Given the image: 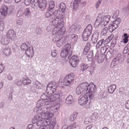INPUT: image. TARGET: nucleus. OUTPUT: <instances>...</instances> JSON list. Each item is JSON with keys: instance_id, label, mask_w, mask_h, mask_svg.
Returning a JSON list of instances; mask_svg holds the SVG:
<instances>
[{"instance_id": "nucleus-42", "label": "nucleus", "mask_w": 129, "mask_h": 129, "mask_svg": "<svg viewBox=\"0 0 129 129\" xmlns=\"http://www.w3.org/2000/svg\"><path fill=\"white\" fill-rule=\"evenodd\" d=\"M72 41L76 42L78 40V36L77 35H73L72 36Z\"/></svg>"}, {"instance_id": "nucleus-27", "label": "nucleus", "mask_w": 129, "mask_h": 129, "mask_svg": "<svg viewBox=\"0 0 129 129\" xmlns=\"http://www.w3.org/2000/svg\"><path fill=\"white\" fill-rule=\"evenodd\" d=\"M109 46L107 45L105 46L102 47L100 50V52L102 54H103L105 53L109 47Z\"/></svg>"}, {"instance_id": "nucleus-64", "label": "nucleus", "mask_w": 129, "mask_h": 129, "mask_svg": "<svg viewBox=\"0 0 129 129\" xmlns=\"http://www.w3.org/2000/svg\"><path fill=\"white\" fill-rule=\"evenodd\" d=\"M86 46L87 47H88L89 48H90V44L89 42H88L87 43V45L85 46V47Z\"/></svg>"}, {"instance_id": "nucleus-11", "label": "nucleus", "mask_w": 129, "mask_h": 129, "mask_svg": "<svg viewBox=\"0 0 129 129\" xmlns=\"http://www.w3.org/2000/svg\"><path fill=\"white\" fill-rule=\"evenodd\" d=\"M25 53L28 57L31 58L34 54L33 47L32 46H30L25 51Z\"/></svg>"}, {"instance_id": "nucleus-29", "label": "nucleus", "mask_w": 129, "mask_h": 129, "mask_svg": "<svg viewBox=\"0 0 129 129\" xmlns=\"http://www.w3.org/2000/svg\"><path fill=\"white\" fill-rule=\"evenodd\" d=\"M73 101V98L71 95H70L66 99V102L67 104H71Z\"/></svg>"}, {"instance_id": "nucleus-17", "label": "nucleus", "mask_w": 129, "mask_h": 129, "mask_svg": "<svg viewBox=\"0 0 129 129\" xmlns=\"http://www.w3.org/2000/svg\"><path fill=\"white\" fill-rule=\"evenodd\" d=\"M72 54L71 53H69L67 51L62 49L60 54L62 58L68 57L69 59Z\"/></svg>"}, {"instance_id": "nucleus-55", "label": "nucleus", "mask_w": 129, "mask_h": 129, "mask_svg": "<svg viewBox=\"0 0 129 129\" xmlns=\"http://www.w3.org/2000/svg\"><path fill=\"white\" fill-rule=\"evenodd\" d=\"M101 3V2L99 1L97 2L95 5V7L96 8H98Z\"/></svg>"}, {"instance_id": "nucleus-6", "label": "nucleus", "mask_w": 129, "mask_h": 129, "mask_svg": "<svg viewBox=\"0 0 129 129\" xmlns=\"http://www.w3.org/2000/svg\"><path fill=\"white\" fill-rule=\"evenodd\" d=\"M56 91L55 87L52 82H50L48 84L47 87L46 92L49 95H52Z\"/></svg>"}, {"instance_id": "nucleus-32", "label": "nucleus", "mask_w": 129, "mask_h": 129, "mask_svg": "<svg viewBox=\"0 0 129 129\" xmlns=\"http://www.w3.org/2000/svg\"><path fill=\"white\" fill-rule=\"evenodd\" d=\"M88 65L86 63H83L81 66V70L83 72L88 68Z\"/></svg>"}, {"instance_id": "nucleus-5", "label": "nucleus", "mask_w": 129, "mask_h": 129, "mask_svg": "<svg viewBox=\"0 0 129 129\" xmlns=\"http://www.w3.org/2000/svg\"><path fill=\"white\" fill-rule=\"evenodd\" d=\"M92 26L91 25L89 24L84 30L82 34V37L83 40L87 41L91 33Z\"/></svg>"}, {"instance_id": "nucleus-56", "label": "nucleus", "mask_w": 129, "mask_h": 129, "mask_svg": "<svg viewBox=\"0 0 129 129\" xmlns=\"http://www.w3.org/2000/svg\"><path fill=\"white\" fill-rule=\"evenodd\" d=\"M4 70V68L3 65L2 64H0V73H1Z\"/></svg>"}, {"instance_id": "nucleus-54", "label": "nucleus", "mask_w": 129, "mask_h": 129, "mask_svg": "<svg viewBox=\"0 0 129 129\" xmlns=\"http://www.w3.org/2000/svg\"><path fill=\"white\" fill-rule=\"evenodd\" d=\"M88 71L90 72H92L94 70V68L92 66H91L89 68Z\"/></svg>"}, {"instance_id": "nucleus-22", "label": "nucleus", "mask_w": 129, "mask_h": 129, "mask_svg": "<svg viewBox=\"0 0 129 129\" xmlns=\"http://www.w3.org/2000/svg\"><path fill=\"white\" fill-rule=\"evenodd\" d=\"M122 41H121V42H123L124 43H126L128 41V38L129 37V35L127 33H125L123 34V36H122Z\"/></svg>"}, {"instance_id": "nucleus-63", "label": "nucleus", "mask_w": 129, "mask_h": 129, "mask_svg": "<svg viewBox=\"0 0 129 129\" xmlns=\"http://www.w3.org/2000/svg\"><path fill=\"white\" fill-rule=\"evenodd\" d=\"M8 78L9 80H11L13 78L9 74L8 76Z\"/></svg>"}, {"instance_id": "nucleus-51", "label": "nucleus", "mask_w": 129, "mask_h": 129, "mask_svg": "<svg viewBox=\"0 0 129 129\" xmlns=\"http://www.w3.org/2000/svg\"><path fill=\"white\" fill-rule=\"evenodd\" d=\"M54 108H55V110H56V111L60 107V105L59 104H57L55 105H54Z\"/></svg>"}, {"instance_id": "nucleus-45", "label": "nucleus", "mask_w": 129, "mask_h": 129, "mask_svg": "<svg viewBox=\"0 0 129 129\" xmlns=\"http://www.w3.org/2000/svg\"><path fill=\"white\" fill-rule=\"evenodd\" d=\"M57 52L56 50H53L51 52V55L53 57H55L57 55Z\"/></svg>"}, {"instance_id": "nucleus-39", "label": "nucleus", "mask_w": 129, "mask_h": 129, "mask_svg": "<svg viewBox=\"0 0 129 129\" xmlns=\"http://www.w3.org/2000/svg\"><path fill=\"white\" fill-rule=\"evenodd\" d=\"M129 51V43H128L125 46L123 50V52L124 53L126 54Z\"/></svg>"}, {"instance_id": "nucleus-21", "label": "nucleus", "mask_w": 129, "mask_h": 129, "mask_svg": "<svg viewBox=\"0 0 129 129\" xmlns=\"http://www.w3.org/2000/svg\"><path fill=\"white\" fill-rule=\"evenodd\" d=\"M9 10V8L6 6H4L1 9V13L3 16L7 14Z\"/></svg>"}, {"instance_id": "nucleus-35", "label": "nucleus", "mask_w": 129, "mask_h": 129, "mask_svg": "<svg viewBox=\"0 0 129 129\" xmlns=\"http://www.w3.org/2000/svg\"><path fill=\"white\" fill-rule=\"evenodd\" d=\"M54 6V3L53 1H51L49 3V8L52 10L53 9Z\"/></svg>"}, {"instance_id": "nucleus-19", "label": "nucleus", "mask_w": 129, "mask_h": 129, "mask_svg": "<svg viewBox=\"0 0 129 129\" xmlns=\"http://www.w3.org/2000/svg\"><path fill=\"white\" fill-rule=\"evenodd\" d=\"M102 17L98 16L97 17V19L95 21L94 25L95 27H97L100 24L103 26V24H102Z\"/></svg>"}, {"instance_id": "nucleus-18", "label": "nucleus", "mask_w": 129, "mask_h": 129, "mask_svg": "<svg viewBox=\"0 0 129 129\" xmlns=\"http://www.w3.org/2000/svg\"><path fill=\"white\" fill-rule=\"evenodd\" d=\"M52 11L53 10H49L46 13L45 16L46 18H48L50 17L52 19H53V18L55 17L56 15Z\"/></svg>"}, {"instance_id": "nucleus-41", "label": "nucleus", "mask_w": 129, "mask_h": 129, "mask_svg": "<svg viewBox=\"0 0 129 129\" xmlns=\"http://www.w3.org/2000/svg\"><path fill=\"white\" fill-rule=\"evenodd\" d=\"M70 60L78 62H79V59L78 58L77 56L75 55H73L72 57Z\"/></svg>"}, {"instance_id": "nucleus-24", "label": "nucleus", "mask_w": 129, "mask_h": 129, "mask_svg": "<svg viewBox=\"0 0 129 129\" xmlns=\"http://www.w3.org/2000/svg\"><path fill=\"white\" fill-rule=\"evenodd\" d=\"M2 51L7 56H9L11 53L10 49L9 47L6 48L2 50Z\"/></svg>"}, {"instance_id": "nucleus-40", "label": "nucleus", "mask_w": 129, "mask_h": 129, "mask_svg": "<svg viewBox=\"0 0 129 129\" xmlns=\"http://www.w3.org/2000/svg\"><path fill=\"white\" fill-rule=\"evenodd\" d=\"M28 47L27 45L25 43L22 44L21 46V49L23 50H25Z\"/></svg>"}, {"instance_id": "nucleus-30", "label": "nucleus", "mask_w": 129, "mask_h": 129, "mask_svg": "<svg viewBox=\"0 0 129 129\" xmlns=\"http://www.w3.org/2000/svg\"><path fill=\"white\" fill-rule=\"evenodd\" d=\"M71 48V46L70 45L68 44L64 46L63 49L65 50L66 51L69 53H71L70 50Z\"/></svg>"}, {"instance_id": "nucleus-60", "label": "nucleus", "mask_w": 129, "mask_h": 129, "mask_svg": "<svg viewBox=\"0 0 129 129\" xmlns=\"http://www.w3.org/2000/svg\"><path fill=\"white\" fill-rule=\"evenodd\" d=\"M17 24L18 25H20L22 23V21L21 20H17Z\"/></svg>"}, {"instance_id": "nucleus-33", "label": "nucleus", "mask_w": 129, "mask_h": 129, "mask_svg": "<svg viewBox=\"0 0 129 129\" xmlns=\"http://www.w3.org/2000/svg\"><path fill=\"white\" fill-rule=\"evenodd\" d=\"M5 23L2 20L0 21V30L3 31L4 29Z\"/></svg>"}, {"instance_id": "nucleus-52", "label": "nucleus", "mask_w": 129, "mask_h": 129, "mask_svg": "<svg viewBox=\"0 0 129 129\" xmlns=\"http://www.w3.org/2000/svg\"><path fill=\"white\" fill-rule=\"evenodd\" d=\"M119 12L118 11H117L115 12L113 14V16L115 17H117L119 14Z\"/></svg>"}, {"instance_id": "nucleus-15", "label": "nucleus", "mask_w": 129, "mask_h": 129, "mask_svg": "<svg viewBox=\"0 0 129 129\" xmlns=\"http://www.w3.org/2000/svg\"><path fill=\"white\" fill-rule=\"evenodd\" d=\"M56 16H55V17L53 18V19L52 21V24L54 26L59 25L61 24L62 22H64L62 21H61L60 19L58 17H56Z\"/></svg>"}, {"instance_id": "nucleus-36", "label": "nucleus", "mask_w": 129, "mask_h": 129, "mask_svg": "<svg viewBox=\"0 0 129 129\" xmlns=\"http://www.w3.org/2000/svg\"><path fill=\"white\" fill-rule=\"evenodd\" d=\"M78 62L70 60V63L71 66L73 67H75L77 66Z\"/></svg>"}, {"instance_id": "nucleus-14", "label": "nucleus", "mask_w": 129, "mask_h": 129, "mask_svg": "<svg viewBox=\"0 0 129 129\" xmlns=\"http://www.w3.org/2000/svg\"><path fill=\"white\" fill-rule=\"evenodd\" d=\"M120 19L119 18H117L115 21L114 23H113L112 24H110L109 25L108 28V29L109 31L111 33L115 29V23H116V22L118 21V22L117 23L118 24L120 22Z\"/></svg>"}, {"instance_id": "nucleus-10", "label": "nucleus", "mask_w": 129, "mask_h": 129, "mask_svg": "<svg viewBox=\"0 0 129 129\" xmlns=\"http://www.w3.org/2000/svg\"><path fill=\"white\" fill-rule=\"evenodd\" d=\"M6 36L7 38L12 40H14L16 37L15 32L12 30H9L7 32Z\"/></svg>"}, {"instance_id": "nucleus-20", "label": "nucleus", "mask_w": 129, "mask_h": 129, "mask_svg": "<svg viewBox=\"0 0 129 129\" xmlns=\"http://www.w3.org/2000/svg\"><path fill=\"white\" fill-rule=\"evenodd\" d=\"M50 96V95L48 96L44 94H43L41 96V99L43 101H45V104L46 105V103H48L49 102H50V99H49V98Z\"/></svg>"}, {"instance_id": "nucleus-57", "label": "nucleus", "mask_w": 129, "mask_h": 129, "mask_svg": "<svg viewBox=\"0 0 129 129\" xmlns=\"http://www.w3.org/2000/svg\"><path fill=\"white\" fill-rule=\"evenodd\" d=\"M116 44V42L115 41L114 42H112L111 43V45L110 46V47L113 48L115 46Z\"/></svg>"}, {"instance_id": "nucleus-58", "label": "nucleus", "mask_w": 129, "mask_h": 129, "mask_svg": "<svg viewBox=\"0 0 129 129\" xmlns=\"http://www.w3.org/2000/svg\"><path fill=\"white\" fill-rule=\"evenodd\" d=\"M114 37V35L113 34H112L108 37V38L111 41L113 38Z\"/></svg>"}, {"instance_id": "nucleus-8", "label": "nucleus", "mask_w": 129, "mask_h": 129, "mask_svg": "<svg viewBox=\"0 0 129 129\" xmlns=\"http://www.w3.org/2000/svg\"><path fill=\"white\" fill-rule=\"evenodd\" d=\"M33 1L38 3V7L41 11H43L46 7V3L44 0H33Z\"/></svg>"}, {"instance_id": "nucleus-53", "label": "nucleus", "mask_w": 129, "mask_h": 129, "mask_svg": "<svg viewBox=\"0 0 129 129\" xmlns=\"http://www.w3.org/2000/svg\"><path fill=\"white\" fill-rule=\"evenodd\" d=\"M110 41L111 40L108 38L105 40H104V41L103 42L105 44H107L110 43Z\"/></svg>"}, {"instance_id": "nucleus-47", "label": "nucleus", "mask_w": 129, "mask_h": 129, "mask_svg": "<svg viewBox=\"0 0 129 129\" xmlns=\"http://www.w3.org/2000/svg\"><path fill=\"white\" fill-rule=\"evenodd\" d=\"M103 61L102 58L101 56H99L98 57L97 59V62L98 63H101Z\"/></svg>"}, {"instance_id": "nucleus-2", "label": "nucleus", "mask_w": 129, "mask_h": 129, "mask_svg": "<svg viewBox=\"0 0 129 129\" xmlns=\"http://www.w3.org/2000/svg\"><path fill=\"white\" fill-rule=\"evenodd\" d=\"M53 115V114L50 112L47 111L46 113L45 111H43L42 112L41 115V117L43 119L42 126L43 125L46 126L47 125H49L50 124V122L49 121H47L46 119L51 120Z\"/></svg>"}, {"instance_id": "nucleus-49", "label": "nucleus", "mask_w": 129, "mask_h": 129, "mask_svg": "<svg viewBox=\"0 0 129 129\" xmlns=\"http://www.w3.org/2000/svg\"><path fill=\"white\" fill-rule=\"evenodd\" d=\"M125 105L126 108L127 110H129V100L126 101Z\"/></svg>"}, {"instance_id": "nucleus-3", "label": "nucleus", "mask_w": 129, "mask_h": 129, "mask_svg": "<svg viewBox=\"0 0 129 129\" xmlns=\"http://www.w3.org/2000/svg\"><path fill=\"white\" fill-rule=\"evenodd\" d=\"M64 22H62L61 24L55 26L52 30V35H54L56 34L57 37L63 35L66 31L65 28L63 27Z\"/></svg>"}, {"instance_id": "nucleus-44", "label": "nucleus", "mask_w": 129, "mask_h": 129, "mask_svg": "<svg viewBox=\"0 0 129 129\" xmlns=\"http://www.w3.org/2000/svg\"><path fill=\"white\" fill-rule=\"evenodd\" d=\"M89 49L90 48H89L88 47H87V46L85 47L83 51V54L84 55L86 54Z\"/></svg>"}, {"instance_id": "nucleus-61", "label": "nucleus", "mask_w": 129, "mask_h": 129, "mask_svg": "<svg viewBox=\"0 0 129 129\" xmlns=\"http://www.w3.org/2000/svg\"><path fill=\"white\" fill-rule=\"evenodd\" d=\"M87 57L88 60L92 59V56L91 55L88 54Z\"/></svg>"}, {"instance_id": "nucleus-16", "label": "nucleus", "mask_w": 129, "mask_h": 129, "mask_svg": "<svg viewBox=\"0 0 129 129\" xmlns=\"http://www.w3.org/2000/svg\"><path fill=\"white\" fill-rule=\"evenodd\" d=\"M110 18V16L109 15L105 16L104 17L103 19L102 18V24L104 26H106L109 22Z\"/></svg>"}, {"instance_id": "nucleus-50", "label": "nucleus", "mask_w": 129, "mask_h": 129, "mask_svg": "<svg viewBox=\"0 0 129 129\" xmlns=\"http://www.w3.org/2000/svg\"><path fill=\"white\" fill-rule=\"evenodd\" d=\"M56 124L55 122H53L50 125V129H53V128H54V127Z\"/></svg>"}, {"instance_id": "nucleus-48", "label": "nucleus", "mask_w": 129, "mask_h": 129, "mask_svg": "<svg viewBox=\"0 0 129 129\" xmlns=\"http://www.w3.org/2000/svg\"><path fill=\"white\" fill-rule=\"evenodd\" d=\"M36 84L37 85L36 87L38 88H40L42 86V85L39 82L37 81L36 82Z\"/></svg>"}, {"instance_id": "nucleus-7", "label": "nucleus", "mask_w": 129, "mask_h": 129, "mask_svg": "<svg viewBox=\"0 0 129 129\" xmlns=\"http://www.w3.org/2000/svg\"><path fill=\"white\" fill-rule=\"evenodd\" d=\"M88 95L86 94H82L80 96L78 100V103L79 105L81 106H82L86 104L87 103L88 101Z\"/></svg>"}, {"instance_id": "nucleus-9", "label": "nucleus", "mask_w": 129, "mask_h": 129, "mask_svg": "<svg viewBox=\"0 0 129 129\" xmlns=\"http://www.w3.org/2000/svg\"><path fill=\"white\" fill-rule=\"evenodd\" d=\"M54 102L50 101L48 103H46V109L47 111H47L49 112V110L52 111L53 112H55L56 111V110H55V108L54 107Z\"/></svg>"}, {"instance_id": "nucleus-13", "label": "nucleus", "mask_w": 129, "mask_h": 129, "mask_svg": "<svg viewBox=\"0 0 129 129\" xmlns=\"http://www.w3.org/2000/svg\"><path fill=\"white\" fill-rule=\"evenodd\" d=\"M39 116L36 115L33 119V120H34V123L37 122V125L38 126H42V119L41 117H39Z\"/></svg>"}, {"instance_id": "nucleus-37", "label": "nucleus", "mask_w": 129, "mask_h": 129, "mask_svg": "<svg viewBox=\"0 0 129 129\" xmlns=\"http://www.w3.org/2000/svg\"><path fill=\"white\" fill-rule=\"evenodd\" d=\"M9 42V41L8 39L4 38L3 40H2L1 43L3 45H7Z\"/></svg>"}, {"instance_id": "nucleus-23", "label": "nucleus", "mask_w": 129, "mask_h": 129, "mask_svg": "<svg viewBox=\"0 0 129 129\" xmlns=\"http://www.w3.org/2000/svg\"><path fill=\"white\" fill-rule=\"evenodd\" d=\"M116 88V85L115 84L111 85L108 88V91L111 94L113 93L115 90Z\"/></svg>"}, {"instance_id": "nucleus-62", "label": "nucleus", "mask_w": 129, "mask_h": 129, "mask_svg": "<svg viewBox=\"0 0 129 129\" xmlns=\"http://www.w3.org/2000/svg\"><path fill=\"white\" fill-rule=\"evenodd\" d=\"M16 84L17 85H21L22 84V82H21V80H19L17 82Z\"/></svg>"}, {"instance_id": "nucleus-25", "label": "nucleus", "mask_w": 129, "mask_h": 129, "mask_svg": "<svg viewBox=\"0 0 129 129\" xmlns=\"http://www.w3.org/2000/svg\"><path fill=\"white\" fill-rule=\"evenodd\" d=\"M98 38V34L94 33L92 35L91 40L93 44H95L97 43Z\"/></svg>"}, {"instance_id": "nucleus-43", "label": "nucleus", "mask_w": 129, "mask_h": 129, "mask_svg": "<svg viewBox=\"0 0 129 129\" xmlns=\"http://www.w3.org/2000/svg\"><path fill=\"white\" fill-rule=\"evenodd\" d=\"M108 30V28L105 27L103 29L101 32V34L105 36L107 34Z\"/></svg>"}, {"instance_id": "nucleus-38", "label": "nucleus", "mask_w": 129, "mask_h": 129, "mask_svg": "<svg viewBox=\"0 0 129 129\" xmlns=\"http://www.w3.org/2000/svg\"><path fill=\"white\" fill-rule=\"evenodd\" d=\"M24 14H25V16H30V15L31 13L29 8H27L25 9Z\"/></svg>"}, {"instance_id": "nucleus-59", "label": "nucleus", "mask_w": 129, "mask_h": 129, "mask_svg": "<svg viewBox=\"0 0 129 129\" xmlns=\"http://www.w3.org/2000/svg\"><path fill=\"white\" fill-rule=\"evenodd\" d=\"M123 88H120L119 90V92L120 94H122L123 92Z\"/></svg>"}, {"instance_id": "nucleus-34", "label": "nucleus", "mask_w": 129, "mask_h": 129, "mask_svg": "<svg viewBox=\"0 0 129 129\" xmlns=\"http://www.w3.org/2000/svg\"><path fill=\"white\" fill-rule=\"evenodd\" d=\"M104 41V39H102L96 45V49H98L100 48V47L102 45L103 43H104L103 42Z\"/></svg>"}, {"instance_id": "nucleus-31", "label": "nucleus", "mask_w": 129, "mask_h": 129, "mask_svg": "<svg viewBox=\"0 0 129 129\" xmlns=\"http://www.w3.org/2000/svg\"><path fill=\"white\" fill-rule=\"evenodd\" d=\"M78 0H74L73 3V10H76L77 8L78 5Z\"/></svg>"}, {"instance_id": "nucleus-12", "label": "nucleus", "mask_w": 129, "mask_h": 129, "mask_svg": "<svg viewBox=\"0 0 129 129\" xmlns=\"http://www.w3.org/2000/svg\"><path fill=\"white\" fill-rule=\"evenodd\" d=\"M62 95V94L61 93L59 94H55L53 95H50L49 98L50 99V101L53 102V101H55L57 102L60 101V97Z\"/></svg>"}, {"instance_id": "nucleus-4", "label": "nucleus", "mask_w": 129, "mask_h": 129, "mask_svg": "<svg viewBox=\"0 0 129 129\" xmlns=\"http://www.w3.org/2000/svg\"><path fill=\"white\" fill-rule=\"evenodd\" d=\"M75 76V74L73 72L66 75L62 82L63 85L65 86H68L71 84L74 81Z\"/></svg>"}, {"instance_id": "nucleus-28", "label": "nucleus", "mask_w": 129, "mask_h": 129, "mask_svg": "<svg viewBox=\"0 0 129 129\" xmlns=\"http://www.w3.org/2000/svg\"><path fill=\"white\" fill-rule=\"evenodd\" d=\"M66 8V5L65 4L63 3H61L60 4L59 8V10L60 11L63 12Z\"/></svg>"}, {"instance_id": "nucleus-26", "label": "nucleus", "mask_w": 129, "mask_h": 129, "mask_svg": "<svg viewBox=\"0 0 129 129\" xmlns=\"http://www.w3.org/2000/svg\"><path fill=\"white\" fill-rule=\"evenodd\" d=\"M31 82L30 80L28 77L23 78L22 80V83L23 85H25L30 84Z\"/></svg>"}, {"instance_id": "nucleus-46", "label": "nucleus", "mask_w": 129, "mask_h": 129, "mask_svg": "<svg viewBox=\"0 0 129 129\" xmlns=\"http://www.w3.org/2000/svg\"><path fill=\"white\" fill-rule=\"evenodd\" d=\"M76 116L75 115H72L70 116V120L71 121H73L76 119Z\"/></svg>"}, {"instance_id": "nucleus-1", "label": "nucleus", "mask_w": 129, "mask_h": 129, "mask_svg": "<svg viewBox=\"0 0 129 129\" xmlns=\"http://www.w3.org/2000/svg\"><path fill=\"white\" fill-rule=\"evenodd\" d=\"M95 86L92 83L89 84L86 82L82 83L77 87L76 91L77 94H80L83 91H86V94L89 95V98L93 99L96 94Z\"/></svg>"}]
</instances>
